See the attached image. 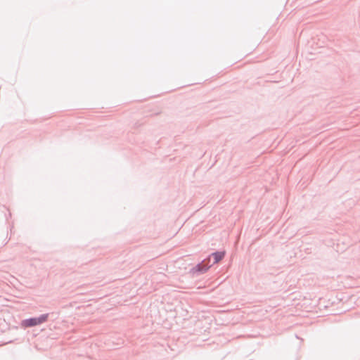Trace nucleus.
<instances>
[{
    "label": "nucleus",
    "mask_w": 360,
    "mask_h": 360,
    "mask_svg": "<svg viewBox=\"0 0 360 360\" xmlns=\"http://www.w3.org/2000/svg\"><path fill=\"white\" fill-rule=\"evenodd\" d=\"M210 266H212V264H210V257H208L203 259L200 263L191 269L190 274L193 277L198 276L205 273Z\"/></svg>",
    "instance_id": "nucleus-1"
},
{
    "label": "nucleus",
    "mask_w": 360,
    "mask_h": 360,
    "mask_svg": "<svg viewBox=\"0 0 360 360\" xmlns=\"http://www.w3.org/2000/svg\"><path fill=\"white\" fill-rule=\"evenodd\" d=\"M49 314H44L39 317H32L22 321L21 326L24 328H30L40 325L46 322L49 318Z\"/></svg>",
    "instance_id": "nucleus-2"
},
{
    "label": "nucleus",
    "mask_w": 360,
    "mask_h": 360,
    "mask_svg": "<svg viewBox=\"0 0 360 360\" xmlns=\"http://www.w3.org/2000/svg\"><path fill=\"white\" fill-rule=\"evenodd\" d=\"M224 251H217L212 253L210 255L208 256L210 257V264H212V266L213 264L218 263L224 258Z\"/></svg>",
    "instance_id": "nucleus-3"
}]
</instances>
